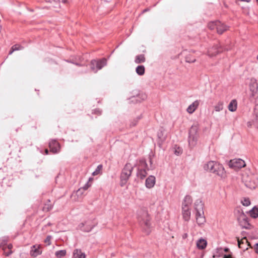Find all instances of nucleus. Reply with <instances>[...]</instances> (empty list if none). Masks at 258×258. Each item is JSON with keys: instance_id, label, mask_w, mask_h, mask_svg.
Segmentation results:
<instances>
[{"instance_id": "1", "label": "nucleus", "mask_w": 258, "mask_h": 258, "mask_svg": "<svg viewBox=\"0 0 258 258\" xmlns=\"http://www.w3.org/2000/svg\"><path fill=\"white\" fill-rule=\"evenodd\" d=\"M205 170L212 173L221 178H225L226 172L222 165L213 161H210L203 165Z\"/></svg>"}, {"instance_id": "2", "label": "nucleus", "mask_w": 258, "mask_h": 258, "mask_svg": "<svg viewBox=\"0 0 258 258\" xmlns=\"http://www.w3.org/2000/svg\"><path fill=\"white\" fill-rule=\"evenodd\" d=\"M138 218L144 231L147 234H149L151 232V224L148 212L145 210L139 211L138 213Z\"/></svg>"}, {"instance_id": "3", "label": "nucleus", "mask_w": 258, "mask_h": 258, "mask_svg": "<svg viewBox=\"0 0 258 258\" xmlns=\"http://www.w3.org/2000/svg\"><path fill=\"white\" fill-rule=\"evenodd\" d=\"M191 197L189 196H186L182 205V216L185 221H188L190 218L191 211L190 206L192 203Z\"/></svg>"}, {"instance_id": "4", "label": "nucleus", "mask_w": 258, "mask_h": 258, "mask_svg": "<svg viewBox=\"0 0 258 258\" xmlns=\"http://www.w3.org/2000/svg\"><path fill=\"white\" fill-rule=\"evenodd\" d=\"M133 169V166L131 164H126L120 175V185L121 186H124L126 184L131 175Z\"/></svg>"}, {"instance_id": "5", "label": "nucleus", "mask_w": 258, "mask_h": 258, "mask_svg": "<svg viewBox=\"0 0 258 258\" xmlns=\"http://www.w3.org/2000/svg\"><path fill=\"white\" fill-rule=\"evenodd\" d=\"M195 210H196V216L197 224L199 225L203 224L206 220L204 216L203 204L201 201L197 202L195 203Z\"/></svg>"}, {"instance_id": "6", "label": "nucleus", "mask_w": 258, "mask_h": 258, "mask_svg": "<svg viewBox=\"0 0 258 258\" xmlns=\"http://www.w3.org/2000/svg\"><path fill=\"white\" fill-rule=\"evenodd\" d=\"M198 128L196 125L192 126L189 131L188 144L191 148L194 147L197 143L198 139Z\"/></svg>"}, {"instance_id": "7", "label": "nucleus", "mask_w": 258, "mask_h": 258, "mask_svg": "<svg viewBox=\"0 0 258 258\" xmlns=\"http://www.w3.org/2000/svg\"><path fill=\"white\" fill-rule=\"evenodd\" d=\"M208 27L211 30L217 29L218 34H221L227 30V26L220 21L211 22L208 24Z\"/></svg>"}, {"instance_id": "8", "label": "nucleus", "mask_w": 258, "mask_h": 258, "mask_svg": "<svg viewBox=\"0 0 258 258\" xmlns=\"http://www.w3.org/2000/svg\"><path fill=\"white\" fill-rule=\"evenodd\" d=\"M107 64V60L103 58L101 60H92L90 63V68L92 72L96 73L98 70H101Z\"/></svg>"}, {"instance_id": "9", "label": "nucleus", "mask_w": 258, "mask_h": 258, "mask_svg": "<svg viewBox=\"0 0 258 258\" xmlns=\"http://www.w3.org/2000/svg\"><path fill=\"white\" fill-rule=\"evenodd\" d=\"M239 212L240 214L237 218V220L239 222V224L243 228H248L249 226V224L248 222L247 218L242 212H240L239 211Z\"/></svg>"}, {"instance_id": "10", "label": "nucleus", "mask_w": 258, "mask_h": 258, "mask_svg": "<svg viewBox=\"0 0 258 258\" xmlns=\"http://www.w3.org/2000/svg\"><path fill=\"white\" fill-rule=\"evenodd\" d=\"M230 166L234 168H241L245 166V163L244 161L241 159H236L230 161Z\"/></svg>"}, {"instance_id": "11", "label": "nucleus", "mask_w": 258, "mask_h": 258, "mask_svg": "<svg viewBox=\"0 0 258 258\" xmlns=\"http://www.w3.org/2000/svg\"><path fill=\"white\" fill-rule=\"evenodd\" d=\"M242 181L244 182L245 186L250 189H254L256 186V182L248 177H243Z\"/></svg>"}, {"instance_id": "12", "label": "nucleus", "mask_w": 258, "mask_h": 258, "mask_svg": "<svg viewBox=\"0 0 258 258\" xmlns=\"http://www.w3.org/2000/svg\"><path fill=\"white\" fill-rule=\"evenodd\" d=\"M49 147L51 152L53 153H56L59 151L60 145L55 140H52L49 142Z\"/></svg>"}, {"instance_id": "13", "label": "nucleus", "mask_w": 258, "mask_h": 258, "mask_svg": "<svg viewBox=\"0 0 258 258\" xmlns=\"http://www.w3.org/2000/svg\"><path fill=\"white\" fill-rule=\"evenodd\" d=\"M238 245L239 248L243 249L244 250L248 249V246L249 245V243L247 241L246 237L239 239L238 238Z\"/></svg>"}, {"instance_id": "14", "label": "nucleus", "mask_w": 258, "mask_h": 258, "mask_svg": "<svg viewBox=\"0 0 258 258\" xmlns=\"http://www.w3.org/2000/svg\"><path fill=\"white\" fill-rule=\"evenodd\" d=\"M156 181L155 176L150 175L146 180L145 185L148 188H151L154 187Z\"/></svg>"}, {"instance_id": "15", "label": "nucleus", "mask_w": 258, "mask_h": 258, "mask_svg": "<svg viewBox=\"0 0 258 258\" xmlns=\"http://www.w3.org/2000/svg\"><path fill=\"white\" fill-rule=\"evenodd\" d=\"M40 245H34L32 246L30 251V254L33 257H36L41 253V251L40 250Z\"/></svg>"}, {"instance_id": "16", "label": "nucleus", "mask_w": 258, "mask_h": 258, "mask_svg": "<svg viewBox=\"0 0 258 258\" xmlns=\"http://www.w3.org/2000/svg\"><path fill=\"white\" fill-rule=\"evenodd\" d=\"M257 84L255 80H251L249 85V89L251 92V95L254 96L257 91Z\"/></svg>"}, {"instance_id": "17", "label": "nucleus", "mask_w": 258, "mask_h": 258, "mask_svg": "<svg viewBox=\"0 0 258 258\" xmlns=\"http://www.w3.org/2000/svg\"><path fill=\"white\" fill-rule=\"evenodd\" d=\"M196 245L199 249H204L207 245V241L206 239L201 238L197 240Z\"/></svg>"}, {"instance_id": "18", "label": "nucleus", "mask_w": 258, "mask_h": 258, "mask_svg": "<svg viewBox=\"0 0 258 258\" xmlns=\"http://www.w3.org/2000/svg\"><path fill=\"white\" fill-rule=\"evenodd\" d=\"M199 105V101L198 100L195 101L192 104L188 106L186 109L187 112L190 114L192 113L197 109Z\"/></svg>"}, {"instance_id": "19", "label": "nucleus", "mask_w": 258, "mask_h": 258, "mask_svg": "<svg viewBox=\"0 0 258 258\" xmlns=\"http://www.w3.org/2000/svg\"><path fill=\"white\" fill-rule=\"evenodd\" d=\"M255 116L251 121H248L247 125L248 127L253 126L254 127L258 128V110H256L255 112Z\"/></svg>"}, {"instance_id": "20", "label": "nucleus", "mask_w": 258, "mask_h": 258, "mask_svg": "<svg viewBox=\"0 0 258 258\" xmlns=\"http://www.w3.org/2000/svg\"><path fill=\"white\" fill-rule=\"evenodd\" d=\"M218 49L219 46L218 45H214L208 49L207 54L209 56H215L220 52Z\"/></svg>"}, {"instance_id": "21", "label": "nucleus", "mask_w": 258, "mask_h": 258, "mask_svg": "<svg viewBox=\"0 0 258 258\" xmlns=\"http://www.w3.org/2000/svg\"><path fill=\"white\" fill-rule=\"evenodd\" d=\"M86 254L81 249H75L73 252V258H85Z\"/></svg>"}, {"instance_id": "22", "label": "nucleus", "mask_w": 258, "mask_h": 258, "mask_svg": "<svg viewBox=\"0 0 258 258\" xmlns=\"http://www.w3.org/2000/svg\"><path fill=\"white\" fill-rule=\"evenodd\" d=\"M93 226L90 225L89 222H85V223H82L80 225V228L82 230L85 232H90L93 228Z\"/></svg>"}, {"instance_id": "23", "label": "nucleus", "mask_w": 258, "mask_h": 258, "mask_svg": "<svg viewBox=\"0 0 258 258\" xmlns=\"http://www.w3.org/2000/svg\"><path fill=\"white\" fill-rule=\"evenodd\" d=\"M214 111L215 112H220L222 111L224 108V103L223 101H219L214 106Z\"/></svg>"}, {"instance_id": "24", "label": "nucleus", "mask_w": 258, "mask_h": 258, "mask_svg": "<svg viewBox=\"0 0 258 258\" xmlns=\"http://www.w3.org/2000/svg\"><path fill=\"white\" fill-rule=\"evenodd\" d=\"M237 103L236 100H232L229 103L228 106V108L229 111L233 112L236 111L237 109Z\"/></svg>"}, {"instance_id": "25", "label": "nucleus", "mask_w": 258, "mask_h": 258, "mask_svg": "<svg viewBox=\"0 0 258 258\" xmlns=\"http://www.w3.org/2000/svg\"><path fill=\"white\" fill-rule=\"evenodd\" d=\"M135 61L136 63H140L145 61L144 55L140 54L136 56Z\"/></svg>"}, {"instance_id": "26", "label": "nucleus", "mask_w": 258, "mask_h": 258, "mask_svg": "<svg viewBox=\"0 0 258 258\" xmlns=\"http://www.w3.org/2000/svg\"><path fill=\"white\" fill-rule=\"evenodd\" d=\"M136 73L140 76H142L145 73V67L144 66H139L136 68Z\"/></svg>"}, {"instance_id": "27", "label": "nucleus", "mask_w": 258, "mask_h": 258, "mask_svg": "<svg viewBox=\"0 0 258 258\" xmlns=\"http://www.w3.org/2000/svg\"><path fill=\"white\" fill-rule=\"evenodd\" d=\"M147 174V173L145 169L139 170L137 175L141 179L144 178Z\"/></svg>"}, {"instance_id": "28", "label": "nucleus", "mask_w": 258, "mask_h": 258, "mask_svg": "<svg viewBox=\"0 0 258 258\" xmlns=\"http://www.w3.org/2000/svg\"><path fill=\"white\" fill-rule=\"evenodd\" d=\"M250 215L253 217V218H256L258 217V208L256 207L253 208L250 211H249Z\"/></svg>"}, {"instance_id": "29", "label": "nucleus", "mask_w": 258, "mask_h": 258, "mask_svg": "<svg viewBox=\"0 0 258 258\" xmlns=\"http://www.w3.org/2000/svg\"><path fill=\"white\" fill-rule=\"evenodd\" d=\"M66 250H60L56 251L55 253V255L57 258H61L66 255Z\"/></svg>"}, {"instance_id": "30", "label": "nucleus", "mask_w": 258, "mask_h": 258, "mask_svg": "<svg viewBox=\"0 0 258 258\" xmlns=\"http://www.w3.org/2000/svg\"><path fill=\"white\" fill-rule=\"evenodd\" d=\"M23 47L19 44H16L12 46L11 51L9 52V54H11L13 51L21 50Z\"/></svg>"}, {"instance_id": "31", "label": "nucleus", "mask_w": 258, "mask_h": 258, "mask_svg": "<svg viewBox=\"0 0 258 258\" xmlns=\"http://www.w3.org/2000/svg\"><path fill=\"white\" fill-rule=\"evenodd\" d=\"M102 169V165H99L95 170L92 173V175L96 176L99 174H100L101 170Z\"/></svg>"}, {"instance_id": "32", "label": "nucleus", "mask_w": 258, "mask_h": 258, "mask_svg": "<svg viewBox=\"0 0 258 258\" xmlns=\"http://www.w3.org/2000/svg\"><path fill=\"white\" fill-rule=\"evenodd\" d=\"M85 190H83V189L81 188H79L77 191H76V196H77L78 198L77 200H79L80 199H81L82 197V195L84 194V191Z\"/></svg>"}, {"instance_id": "33", "label": "nucleus", "mask_w": 258, "mask_h": 258, "mask_svg": "<svg viewBox=\"0 0 258 258\" xmlns=\"http://www.w3.org/2000/svg\"><path fill=\"white\" fill-rule=\"evenodd\" d=\"M174 152L176 155H179L182 153V150L181 148L179 147H175L174 148Z\"/></svg>"}, {"instance_id": "34", "label": "nucleus", "mask_w": 258, "mask_h": 258, "mask_svg": "<svg viewBox=\"0 0 258 258\" xmlns=\"http://www.w3.org/2000/svg\"><path fill=\"white\" fill-rule=\"evenodd\" d=\"M241 203L242 205L244 206H248L250 205V202L248 199H244L242 201Z\"/></svg>"}, {"instance_id": "35", "label": "nucleus", "mask_w": 258, "mask_h": 258, "mask_svg": "<svg viewBox=\"0 0 258 258\" xmlns=\"http://www.w3.org/2000/svg\"><path fill=\"white\" fill-rule=\"evenodd\" d=\"M51 236L48 235L47 236L46 238L44 240V242L47 244V245H49L51 244Z\"/></svg>"}, {"instance_id": "36", "label": "nucleus", "mask_w": 258, "mask_h": 258, "mask_svg": "<svg viewBox=\"0 0 258 258\" xmlns=\"http://www.w3.org/2000/svg\"><path fill=\"white\" fill-rule=\"evenodd\" d=\"M158 138H160L162 141L165 140L166 137L165 136H163L162 131H161L160 132L158 133Z\"/></svg>"}, {"instance_id": "37", "label": "nucleus", "mask_w": 258, "mask_h": 258, "mask_svg": "<svg viewBox=\"0 0 258 258\" xmlns=\"http://www.w3.org/2000/svg\"><path fill=\"white\" fill-rule=\"evenodd\" d=\"M52 208V206L49 204H46L43 208V210L48 211L51 210Z\"/></svg>"}, {"instance_id": "38", "label": "nucleus", "mask_w": 258, "mask_h": 258, "mask_svg": "<svg viewBox=\"0 0 258 258\" xmlns=\"http://www.w3.org/2000/svg\"><path fill=\"white\" fill-rule=\"evenodd\" d=\"M91 186V184H90L89 183V182H88L87 183H86L83 187H82L81 188L83 189V190H87L90 186Z\"/></svg>"}, {"instance_id": "39", "label": "nucleus", "mask_w": 258, "mask_h": 258, "mask_svg": "<svg viewBox=\"0 0 258 258\" xmlns=\"http://www.w3.org/2000/svg\"><path fill=\"white\" fill-rule=\"evenodd\" d=\"M140 163L143 168H146L147 167V164L144 160H141Z\"/></svg>"}, {"instance_id": "40", "label": "nucleus", "mask_w": 258, "mask_h": 258, "mask_svg": "<svg viewBox=\"0 0 258 258\" xmlns=\"http://www.w3.org/2000/svg\"><path fill=\"white\" fill-rule=\"evenodd\" d=\"M196 61L195 59H189L188 57H186V61L188 62H194Z\"/></svg>"}, {"instance_id": "41", "label": "nucleus", "mask_w": 258, "mask_h": 258, "mask_svg": "<svg viewBox=\"0 0 258 258\" xmlns=\"http://www.w3.org/2000/svg\"><path fill=\"white\" fill-rule=\"evenodd\" d=\"M245 2L247 3H249L250 2V0H235V2L237 4H238L239 2Z\"/></svg>"}, {"instance_id": "42", "label": "nucleus", "mask_w": 258, "mask_h": 258, "mask_svg": "<svg viewBox=\"0 0 258 258\" xmlns=\"http://www.w3.org/2000/svg\"><path fill=\"white\" fill-rule=\"evenodd\" d=\"M254 249L255 251V252L258 254V243L255 244L254 246Z\"/></svg>"}, {"instance_id": "43", "label": "nucleus", "mask_w": 258, "mask_h": 258, "mask_svg": "<svg viewBox=\"0 0 258 258\" xmlns=\"http://www.w3.org/2000/svg\"><path fill=\"white\" fill-rule=\"evenodd\" d=\"M5 255L7 256H9L10 254H11L12 253V251L11 250H9V252H5Z\"/></svg>"}, {"instance_id": "44", "label": "nucleus", "mask_w": 258, "mask_h": 258, "mask_svg": "<svg viewBox=\"0 0 258 258\" xmlns=\"http://www.w3.org/2000/svg\"><path fill=\"white\" fill-rule=\"evenodd\" d=\"M12 247H13V245L11 244H9L8 246V248L9 249V250H10L11 249Z\"/></svg>"}, {"instance_id": "45", "label": "nucleus", "mask_w": 258, "mask_h": 258, "mask_svg": "<svg viewBox=\"0 0 258 258\" xmlns=\"http://www.w3.org/2000/svg\"><path fill=\"white\" fill-rule=\"evenodd\" d=\"M224 258H232L230 255H225Z\"/></svg>"}, {"instance_id": "46", "label": "nucleus", "mask_w": 258, "mask_h": 258, "mask_svg": "<svg viewBox=\"0 0 258 258\" xmlns=\"http://www.w3.org/2000/svg\"><path fill=\"white\" fill-rule=\"evenodd\" d=\"M45 153L46 154H48V150L47 149H45Z\"/></svg>"}, {"instance_id": "47", "label": "nucleus", "mask_w": 258, "mask_h": 258, "mask_svg": "<svg viewBox=\"0 0 258 258\" xmlns=\"http://www.w3.org/2000/svg\"><path fill=\"white\" fill-rule=\"evenodd\" d=\"M92 179H93V178H91V177H90V178H89V181H88V182H89V181H92Z\"/></svg>"}, {"instance_id": "48", "label": "nucleus", "mask_w": 258, "mask_h": 258, "mask_svg": "<svg viewBox=\"0 0 258 258\" xmlns=\"http://www.w3.org/2000/svg\"><path fill=\"white\" fill-rule=\"evenodd\" d=\"M146 95H143V99H146Z\"/></svg>"}, {"instance_id": "49", "label": "nucleus", "mask_w": 258, "mask_h": 258, "mask_svg": "<svg viewBox=\"0 0 258 258\" xmlns=\"http://www.w3.org/2000/svg\"><path fill=\"white\" fill-rule=\"evenodd\" d=\"M220 29H221L222 30H223V29L222 27H220Z\"/></svg>"}, {"instance_id": "50", "label": "nucleus", "mask_w": 258, "mask_h": 258, "mask_svg": "<svg viewBox=\"0 0 258 258\" xmlns=\"http://www.w3.org/2000/svg\"><path fill=\"white\" fill-rule=\"evenodd\" d=\"M256 58H257V59L258 60V54H257V57H256Z\"/></svg>"}]
</instances>
